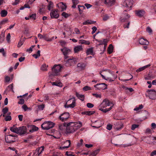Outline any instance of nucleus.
<instances>
[{
  "label": "nucleus",
  "instance_id": "13",
  "mask_svg": "<svg viewBox=\"0 0 156 156\" xmlns=\"http://www.w3.org/2000/svg\"><path fill=\"white\" fill-rule=\"evenodd\" d=\"M147 93L150 99L153 100L156 99V92L155 90H148Z\"/></svg>",
  "mask_w": 156,
  "mask_h": 156
},
{
  "label": "nucleus",
  "instance_id": "14",
  "mask_svg": "<svg viewBox=\"0 0 156 156\" xmlns=\"http://www.w3.org/2000/svg\"><path fill=\"white\" fill-rule=\"evenodd\" d=\"M73 99L72 101V104L69 105H65V107L66 108H73L76 106V100L75 97H73V98H71L69 100H68L67 101V102H69L71 100Z\"/></svg>",
  "mask_w": 156,
  "mask_h": 156
},
{
  "label": "nucleus",
  "instance_id": "62",
  "mask_svg": "<svg viewBox=\"0 0 156 156\" xmlns=\"http://www.w3.org/2000/svg\"><path fill=\"white\" fill-rule=\"evenodd\" d=\"M10 80V78L9 76H7L5 77V80L6 82H9Z\"/></svg>",
  "mask_w": 156,
  "mask_h": 156
},
{
  "label": "nucleus",
  "instance_id": "2",
  "mask_svg": "<svg viewBox=\"0 0 156 156\" xmlns=\"http://www.w3.org/2000/svg\"><path fill=\"white\" fill-rule=\"evenodd\" d=\"M126 10H124L120 18L121 22L123 23V27L124 29L129 28L130 23V21L129 20L130 16L126 13Z\"/></svg>",
  "mask_w": 156,
  "mask_h": 156
},
{
  "label": "nucleus",
  "instance_id": "28",
  "mask_svg": "<svg viewBox=\"0 0 156 156\" xmlns=\"http://www.w3.org/2000/svg\"><path fill=\"white\" fill-rule=\"evenodd\" d=\"M76 96L81 101H83L84 100V95L83 94H80L77 92L76 93Z\"/></svg>",
  "mask_w": 156,
  "mask_h": 156
},
{
  "label": "nucleus",
  "instance_id": "32",
  "mask_svg": "<svg viewBox=\"0 0 156 156\" xmlns=\"http://www.w3.org/2000/svg\"><path fill=\"white\" fill-rule=\"evenodd\" d=\"M113 50V47L112 44H110L108 48V52L109 54H111Z\"/></svg>",
  "mask_w": 156,
  "mask_h": 156
},
{
  "label": "nucleus",
  "instance_id": "51",
  "mask_svg": "<svg viewBox=\"0 0 156 156\" xmlns=\"http://www.w3.org/2000/svg\"><path fill=\"white\" fill-rule=\"evenodd\" d=\"M139 126V125L137 124L132 125L131 127V129L134 130L136 128H137Z\"/></svg>",
  "mask_w": 156,
  "mask_h": 156
},
{
  "label": "nucleus",
  "instance_id": "3",
  "mask_svg": "<svg viewBox=\"0 0 156 156\" xmlns=\"http://www.w3.org/2000/svg\"><path fill=\"white\" fill-rule=\"evenodd\" d=\"M82 126V123L80 122H69L67 123L66 130L68 133H72Z\"/></svg>",
  "mask_w": 156,
  "mask_h": 156
},
{
  "label": "nucleus",
  "instance_id": "15",
  "mask_svg": "<svg viewBox=\"0 0 156 156\" xmlns=\"http://www.w3.org/2000/svg\"><path fill=\"white\" fill-rule=\"evenodd\" d=\"M107 6L110 7L113 5L115 2V0H101Z\"/></svg>",
  "mask_w": 156,
  "mask_h": 156
},
{
  "label": "nucleus",
  "instance_id": "9",
  "mask_svg": "<svg viewBox=\"0 0 156 156\" xmlns=\"http://www.w3.org/2000/svg\"><path fill=\"white\" fill-rule=\"evenodd\" d=\"M44 147L42 146L33 152L32 156H39L44 151Z\"/></svg>",
  "mask_w": 156,
  "mask_h": 156
},
{
  "label": "nucleus",
  "instance_id": "61",
  "mask_svg": "<svg viewBox=\"0 0 156 156\" xmlns=\"http://www.w3.org/2000/svg\"><path fill=\"white\" fill-rule=\"evenodd\" d=\"M151 127L152 129H156V124L155 123H152L151 124Z\"/></svg>",
  "mask_w": 156,
  "mask_h": 156
},
{
  "label": "nucleus",
  "instance_id": "46",
  "mask_svg": "<svg viewBox=\"0 0 156 156\" xmlns=\"http://www.w3.org/2000/svg\"><path fill=\"white\" fill-rule=\"evenodd\" d=\"M5 119L6 121H10L12 119L11 116L7 115L5 118Z\"/></svg>",
  "mask_w": 156,
  "mask_h": 156
},
{
  "label": "nucleus",
  "instance_id": "58",
  "mask_svg": "<svg viewBox=\"0 0 156 156\" xmlns=\"http://www.w3.org/2000/svg\"><path fill=\"white\" fill-rule=\"evenodd\" d=\"M22 108L25 111H26L28 109L27 105H23L22 107Z\"/></svg>",
  "mask_w": 156,
  "mask_h": 156
},
{
  "label": "nucleus",
  "instance_id": "54",
  "mask_svg": "<svg viewBox=\"0 0 156 156\" xmlns=\"http://www.w3.org/2000/svg\"><path fill=\"white\" fill-rule=\"evenodd\" d=\"M146 31L150 34L152 32L151 29L149 27H147L146 28Z\"/></svg>",
  "mask_w": 156,
  "mask_h": 156
},
{
  "label": "nucleus",
  "instance_id": "43",
  "mask_svg": "<svg viewBox=\"0 0 156 156\" xmlns=\"http://www.w3.org/2000/svg\"><path fill=\"white\" fill-rule=\"evenodd\" d=\"M83 91H87V90H91V88L90 87L88 86H85L83 88Z\"/></svg>",
  "mask_w": 156,
  "mask_h": 156
},
{
  "label": "nucleus",
  "instance_id": "56",
  "mask_svg": "<svg viewBox=\"0 0 156 156\" xmlns=\"http://www.w3.org/2000/svg\"><path fill=\"white\" fill-rule=\"evenodd\" d=\"M35 45H32L29 49H27V51L29 52H31L32 51L33 48L35 47Z\"/></svg>",
  "mask_w": 156,
  "mask_h": 156
},
{
  "label": "nucleus",
  "instance_id": "6",
  "mask_svg": "<svg viewBox=\"0 0 156 156\" xmlns=\"http://www.w3.org/2000/svg\"><path fill=\"white\" fill-rule=\"evenodd\" d=\"M54 126V124L51 122H44L41 125V128L44 130H48L53 128Z\"/></svg>",
  "mask_w": 156,
  "mask_h": 156
},
{
  "label": "nucleus",
  "instance_id": "12",
  "mask_svg": "<svg viewBox=\"0 0 156 156\" xmlns=\"http://www.w3.org/2000/svg\"><path fill=\"white\" fill-rule=\"evenodd\" d=\"M113 127L116 130H119L123 127V125L121 122H118L114 123Z\"/></svg>",
  "mask_w": 156,
  "mask_h": 156
},
{
  "label": "nucleus",
  "instance_id": "37",
  "mask_svg": "<svg viewBox=\"0 0 156 156\" xmlns=\"http://www.w3.org/2000/svg\"><path fill=\"white\" fill-rule=\"evenodd\" d=\"M86 64L83 62L79 63L77 65V67L80 68H84L86 67Z\"/></svg>",
  "mask_w": 156,
  "mask_h": 156
},
{
  "label": "nucleus",
  "instance_id": "4",
  "mask_svg": "<svg viewBox=\"0 0 156 156\" xmlns=\"http://www.w3.org/2000/svg\"><path fill=\"white\" fill-rule=\"evenodd\" d=\"M96 41L99 43V44H98V46L102 45V47L103 49L101 50V51H102V52H101L100 54H103L105 51L107 46V43L108 42V41L107 39H104L103 40H97Z\"/></svg>",
  "mask_w": 156,
  "mask_h": 156
},
{
  "label": "nucleus",
  "instance_id": "38",
  "mask_svg": "<svg viewBox=\"0 0 156 156\" xmlns=\"http://www.w3.org/2000/svg\"><path fill=\"white\" fill-rule=\"evenodd\" d=\"M5 33L2 32L0 34V44L2 43L4 40Z\"/></svg>",
  "mask_w": 156,
  "mask_h": 156
},
{
  "label": "nucleus",
  "instance_id": "47",
  "mask_svg": "<svg viewBox=\"0 0 156 156\" xmlns=\"http://www.w3.org/2000/svg\"><path fill=\"white\" fill-rule=\"evenodd\" d=\"M95 112L94 111H87V115H90L94 114Z\"/></svg>",
  "mask_w": 156,
  "mask_h": 156
},
{
  "label": "nucleus",
  "instance_id": "55",
  "mask_svg": "<svg viewBox=\"0 0 156 156\" xmlns=\"http://www.w3.org/2000/svg\"><path fill=\"white\" fill-rule=\"evenodd\" d=\"M8 111V109L7 107H5L3 108L2 110V112L4 114H5Z\"/></svg>",
  "mask_w": 156,
  "mask_h": 156
},
{
  "label": "nucleus",
  "instance_id": "59",
  "mask_svg": "<svg viewBox=\"0 0 156 156\" xmlns=\"http://www.w3.org/2000/svg\"><path fill=\"white\" fill-rule=\"evenodd\" d=\"M24 103V100L23 99H20L19 101L18 102L19 104H23Z\"/></svg>",
  "mask_w": 156,
  "mask_h": 156
},
{
  "label": "nucleus",
  "instance_id": "42",
  "mask_svg": "<svg viewBox=\"0 0 156 156\" xmlns=\"http://www.w3.org/2000/svg\"><path fill=\"white\" fill-rule=\"evenodd\" d=\"M36 14H33L29 16V18L30 19L34 20H36Z\"/></svg>",
  "mask_w": 156,
  "mask_h": 156
},
{
  "label": "nucleus",
  "instance_id": "48",
  "mask_svg": "<svg viewBox=\"0 0 156 156\" xmlns=\"http://www.w3.org/2000/svg\"><path fill=\"white\" fill-rule=\"evenodd\" d=\"M92 95L95 97L97 98H101V94H97L94 93L92 94Z\"/></svg>",
  "mask_w": 156,
  "mask_h": 156
},
{
  "label": "nucleus",
  "instance_id": "50",
  "mask_svg": "<svg viewBox=\"0 0 156 156\" xmlns=\"http://www.w3.org/2000/svg\"><path fill=\"white\" fill-rule=\"evenodd\" d=\"M10 33H8L6 37V40L8 42H9L10 39Z\"/></svg>",
  "mask_w": 156,
  "mask_h": 156
},
{
  "label": "nucleus",
  "instance_id": "27",
  "mask_svg": "<svg viewBox=\"0 0 156 156\" xmlns=\"http://www.w3.org/2000/svg\"><path fill=\"white\" fill-rule=\"evenodd\" d=\"M65 144H66V146H64L63 147H60V148L61 149H63L65 148H68L70 146V145L71 144L70 141L69 140H66L65 142Z\"/></svg>",
  "mask_w": 156,
  "mask_h": 156
},
{
  "label": "nucleus",
  "instance_id": "44",
  "mask_svg": "<svg viewBox=\"0 0 156 156\" xmlns=\"http://www.w3.org/2000/svg\"><path fill=\"white\" fill-rule=\"evenodd\" d=\"M62 15L66 18H67L70 16L69 15L65 12H63L62 13Z\"/></svg>",
  "mask_w": 156,
  "mask_h": 156
},
{
  "label": "nucleus",
  "instance_id": "17",
  "mask_svg": "<svg viewBox=\"0 0 156 156\" xmlns=\"http://www.w3.org/2000/svg\"><path fill=\"white\" fill-rule=\"evenodd\" d=\"M38 37L40 39H43L47 41H51L52 40V39H49L47 34L42 35L40 34H38Z\"/></svg>",
  "mask_w": 156,
  "mask_h": 156
},
{
  "label": "nucleus",
  "instance_id": "30",
  "mask_svg": "<svg viewBox=\"0 0 156 156\" xmlns=\"http://www.w3.org/2000/svg\"><path fill=\"white\" fill-rule=\"evenodd\" d=\"M10 130L13 133L18 134V127H16L14 125L10 128Z\"/></svg>",
  "mask_w": 156,
  "mask_h": 156
},
{
  "label": "nucleus",
  "instance_id": "1",
  "mask_svg": "<svg viewBox=\"0 0 156 156\" xmlns=\"http://www.w3.org/2000/svg\"><path fill=\"white\" fill-rule=\"evenodd\" d=\"M114 105V103L107 99H104L98 107L99 110L106 113L110 111Z\"/></svg>",
  "mask_w": 156,
  "mask_h": 156
},
{
  "label": "nucleus",
  "instance_id": "33",
  "mask_svg": "<svg viewBox=\"0 0 156 156\" xmlns=\"http://www.w3.org/2000/svg\"><path fill=\"white\" fill-rule=\"evenodd\" d=\"M72 2L73 4L72 8H75L76 7V5L78 4L79 2L78 0H72Z\"/></svg>",
  "mask_w": 156,
  "mask_h": 156
},
{
  "label": "nucleus",
  "instance_id": "45",
  "mask_svg": "<svg viewBox=\"0 0 156 156\" xmlns=\"http://www.w3.org/2000/svg\"><path fill=\"white\" fill-rule=\"evenodd\" d=\"M38 109L39 110H42L44 108L45 105L44 104H42L40 105H38Z\"/></svg>",
  "mask_w": 156,
  "mask_h": 156
},
{
  "label": "nucleus",
  "instance_id": "11",
  "mask_svg": "<svg viewBox=\"0 0 156 156\" xmlns=\"http://www.w3.org/2000/svg\"><path fill=\"white\" fill-rule=\"evenodd\" d=\"M133 0H125L123 5L127 8H131L133 5Z\"/></svg>",
  "mask_w": 156,
  "mask_h": 156
},
{
  "label": "nucleus",
  "instance_id": "39",
  "mask_svg": "<svg viewBox=\"0 0 156 156\" xmlns=\"http://www.w3.org/2000/svg\"><path fill=\"white\" fill-rule=\"evenodd\" d=\"M7 11L5 10L1 11V15L2 17H5L6 16L7 14Z\"/></svg>",
  "mask_w": 156,
  "mask_h": 156
},
{
  "label": "nucleus",
  "instance_id": "26",
  "mask_svg": "<svg viewBox=\"0 0 156 156\" xmlns=\"http://www.w3.org/2000/svg\"><path fill=\"white\" fill-rule=\"evenodd\" d=\"M67 123L65 122L63 124H60L58 125L59 129L61 131H63L65 130L66 127H67Z\"/></svg>",
  "mask_w": 156,
  "mask_h": 156
},
{
  "label": "nucleus",
  "instance_id": "20",
  "mask_svg": "<svg viewBox=\"0 0 156 156\" xmlns=\"http://www.w3.org/2000/svg\"><path fill=\"white\" fill-rule=\"evenodd\" d=\"M136 14L140 17H143L145 13V11L143 10H136L135 12Z\"/></svg>",
  "mask_w": 156,
  "mask_h": 156
},
{
  "label": "nucleus",
  "instance_id": "64",
  "mask_svg": "<svg viewBox=\"0 0 156 156\" xmlns=\"http://www.w3.org/2000/svg\"><path fill=\"white\" fill-rule=\"evenodd\" d=\"M49 97L48 95L45 94L44 96V101H48L49 100Z\"/></svg>",
  "mask_w": 156,
  "mask_h": 156
},
{
  "label": "nucleus",
  "instance_id": "25",
  "mask_svg": "<svg viewBox=\"0 0 156 156\" xmlns=\"http://www.w3.org/2000/svg\"><path fill=\"white\" fill-rule=\"evenodd\" d=\"M83 49L81 45L77 46L74 47V52L75 53H78V52Z\"/></svg>",
  "mask_w": 156,
  "mask_h": 156
},
{
  "label": "nucleus",
  "instance_id": "63",
  "mask_svg": "<svg viewBox=\"0 0 156 156\" xmlns=\"http://www.w3.org/2000/svg\"><path fill=\"white\" fill-rule=\"evenodd\" d=\"M109 19V16L108 15H105L103 18V20L104 21H106Z\"/></svg>",
  "mask_w": 156,
  "mask_h": 156
},
{
  "label": "nucleus",
  "instance_id": "36",
  "mask_svg": "<svg viewBox=\"0 0 156 156\" xmlns=\"http://www.w3.org/2000/svg\"><path fill=\"white\" fill-rule=\"evenodd\" d=\"M54 6L53 3L51 1L49 2L47 6L48 9L49 10H51V9H53Z\"/></svg>",
  "mask_w": 156,
  "mask_h": 156
},
{
  "label": "nucleus",
  "instance_id": "23",
  "mask_svg": "<svg viewBox=\"0 0 156 156\" xmlns=\"http://www.w3.org/2000/svg\"><path fill=\"white\" fill-rule=\"evenodd\" d=\"M61 69H52V75L53 76H57L59 74Z\"/></svg>",
  "mask_w": 156,
  "mask_h": 156
},
{
  "label": "nucleus",
  "instance_id": "22",
  "mask_svg": "<svg viewBox=\"0 0 156 156\" xmlns=\"http://www.w3.org/2000/svg\"><path fill=\"white\" fill-rule=\"evenodd\" d=\"M59 8H61V11H63L66 10L67 6L66 4L63 2H60L58 5Z\"/></svg>",
  "mask_w": 156,
  "mask_h": 156
},
{
  "label": "nucleus",
  "instance_id": "10",
  "mask_svg": "<svg viewBox=\"0 0 156 156\" xmlns=\"http://www.w3.org/2000/svg\"><path fill=\"white\" fill-rule=\"evenodd\" d=\"M50 15L51 18L57 19L59 16V15L58 12V10L56 9L52 10L50 12Z\"/></svg>",
  "mask_w": 156,
  "mask_h": 156
},
{
  "label": "nucleus",
  "instance_id": "60",
  "mask_svg": "<svg viewBox=\"0 0 156 156\" xmlns=\"http://www.w3.org/2000/svg\"><path fill=\"white\" fill-rule=\"evenodd\" d=\"M8 88H9L11 90H12V92H13V83L9 85L8 86Z\"/></svg>",
  "mask_w": 156,
  "mask_h": 156
},
{
  "label": "nucleus",
  "instance_id": "49",
  "mask_svg": "<svg viewBox=\"0 0 156 156\" xmlns=\"http://www.w3.org/2000/svg\"><path fill=\"white\" fill-rule=\"evenodd\" d=\"M99 150H97L93 152L91 154L92 156H95L99 152Z\"/></svg>",
  "mask_w": 156,
  "mask_h": 156
},
{
  "label": "nucleus",
  "instance_id": "35",
  "mask_svg": "<svg viewBox=\"0 0 156 156\" xmlns=\"http://www.w3.org/2000/svg\"><path fill=\"white\" fill-rule=\"evenodd\" d=\"M86 53L87 55H94L93 54V48H91L88 49L87 50Z\"/></svg>",
  "mask_w": 156,
  "mask_h": 156
},
{
  "label": "nucleus",
  "instance_id": "5",
  "mask_svg": "<svg viewBox=\"0 0 156 156\" xmlns=\"http://www.w3.org/2000/svg\"><path fill=\"white\" fill-rule=\"evenodd\" d=\"M77 60L76 58L72 57L65 61V65L68 67L75 66L77 62Z\"/></svg>",
  "mask_w": 156,
  "mask_h": 156
},
{
  "label": "nucleus",
  "instance_id": "18",
  "mask_svg": "<svg viewBox=\"0 0 156 156\" xmlns=\"http://www.w3.org/2000/svg\"><path fill=\"white\" fill-rule=\"evenodd\" d=\"M139 44L142 45H148L149 43L148 41L146 39L143 38H140L139 40Z\"/></svg>",
  "mask_w": 156,
  "mask_h": 156
},
{
  "label": "nucleus",
  "instance_id": "16",
  "mask_svg": "<svg viewBox=\"0 0 156 156\" xmlns=\"http://www.w3.org/2000/svg\"><path fill=\"white\" fill-rule=\"evenodd\" d=\"M18 134L20 135L24 134L27 133V129L25 126H22L18 127Z\"/></svg>",
  "mask_w": 156,
  "mask_h": 156
},
{
  "label": "nucleus",
  "instance_id": "7",
  "mask_svg": "<svg viewBox=\"0 0 156 156\" xmlns=\"http://www.w3.org/2000/svg\"><path fill=\"white\" fill-rule=\"evenodd\" d=\"M70 115L68 112H64L60 115L58 118L62 122H65L69 118Z\"/></svg>",
  "mask_w": 156,
  "mask_h": 156
},
{
  "label": "nucleus",
  "instance_id": "29",
  "mask_svg": "<svg viewBox=\"0 0 156 156\" xmlns=\"http://www.w3.org/2000/svg\"><path fill=\"white\" fill-rule=\"evenodd\" d=\"M78 43L80 44H85L89 45L90 44V42L88 41H86L84 40H79Z\"/></svg>",
  "mask_w": 156,
  "mask_h": 156
},
{
  "label": "nucleus",
  "instance_id": "8",
  "mask_svg": "<svg viewBox=\"0 0 156 156\" xmlns=\"http://www.w3.org/2000/svg\"><path fill=\"white\" fill-rule=\"evenodd\" d=\"M96 90H105L107 88V86L105 83L97 84L94 86Z\"/></svg>",
  "mask_w": 156,
  "mask_h": 156
},
{
  "label": "nucleus",
  "instance_id": "21",
  "mask_svg": "<svg viewBox=\"0 0 156 156\" xmlns=\"http://www.w3.org/2000/svg\"><path fill=\"white\" fill-rule=\"evenodd\" d=\"M70 51V50L69 49L65 48V49L63 53L64 55V58L65 60L66 59L68 58L69 57L67 55L68 53Z\"/></svg>",
  "mask_w": 156,
  "mask_h": 156
},
{
  "label": "nucleus",
  "instance_id": "57",
  "mask_svg": "<svg viewBox=\"0 0 156 156\" xmlns=\"http://www.w3.org/2000/svg\"><path fill=\"white\" fill-rule=\"evenodd\" d=\"M8 20H4L0 21V25L5 24L7 22Z\"/></svg>",
  "mask_w": 156,
  "mask_h": 156
},
{
  "label": "nucleus",
  "instance_id": "34",
  "mask_svg": "<svg viewBox=\"0 0 156 156\" xmlns=\"http://www.w3.org/2000/svg\"><path fill=\"white\" fill-rule=\"evenodd\" d=\"M25 38L24 37L23 38H21L18 44V47H20L23 44L25 40Z\"/></svg>",
  "mask_w": 156,
  "mask_h": 156
},
{
  "label": "nucleus",
  "instance_id": "19",
  "mask_svg": "<svg viewBox=\"0 0 156 156\" xmlns=\"http://www.w3.org/2000/svg\"><path fill=\"white\" fill-rule=\"evenodd\" d=\"M27 127L29 129V132L31 133H33L38 129V128L34 125H28Z\"/></svg>",
  "mask_w": 156,
  "mask_h": 156
},
{
  "label": "nucleus",
  "instance_id": "31",
  "mask_svg": "<svg viewBox=\"0 0 156 156\" xmlns=\"http://www.w3.org/2000/svg\"><path fill=\"white\" fill-rule=\"evenodd\" d=\"M50 82L52 84V85L53 86H58L60 87H62V84L61 82Z\"/></svg>",
  "mask_w": 156,
  "mask_h": 156
},
{
  "label": "nucleus",
  "instance_id": "24",
  "mask_svg": "<svg viewBox=\"0 0 156 156\" xmlns=\"http://www.w3.org/2000/svg\"><path fill=\"white\" fill-rule=\"evenodd\" d=\"M11 135H8L5 137V140L6 142L8 143H11L14 142V141L11 139Z\"/></svg>",
  "mask_w": 156,
  "mask_h": 156
},
{
  "label": "nucleus",
  "instance_id": "41",
  "mask_svg": "<svg viewBox=\"0 0 156 156\" xmlns=\"http://www.w3.org/2000/svg\"><path fill=\"white\" fill-rule=\"evenodd\" d=\"M143 108V106L142 105H139V107H136L134 109V110L135 111H138L141 109H142Z\"/></svg>",
  "mask_w": 156,
  "mask_h": 156
},
{
  "label": "nucleus",
  "instance_id": "40",
  "mask_svg": "<svg viewBox=\"0 0 156 156\" xmlns=\"http://www.w3.org/2000/svg\"><path fill=\"white\" fill-rule=\"evenodd\" d=\"M93 23V21L91 20H87L85 22H84L83 23V25H88V24H91Z\"/></svg>",
  "mask_w": 156,
  "mask_h": 156
},
{
  "label": "nucleus",
  "instance_id": "53",
  "mask_svg": "<svg viewBox=\"0 0 156 156\" xmlns=\"http://www.w3.org/2000/svg\"><path fill=\"white\" fill-rule=\"evenodd\" d=\"M87 106L88 108H91L94 106V105L91 103H88L87 104Z\"/></svg>",
  "mask_w": 156,
  "mask_h": 156
},
{
  "label": "nucleus",
  "instance_id": "52",
  "mask_svg": "<svg viewBox=\"0 0 156 156\" xmlns=\"http://www.w3.org/2000/svg\"><path fill=\"white\" fill-rule=\"evenodd\" d=\"M57 66H58L59 68H62V66L60 64H58L57 65L55 64L54 65L53 67L52 68H56V67Z\"/></svg>",
  "mask_w": 156,
  "mask_h": 156
}]
</instances>
